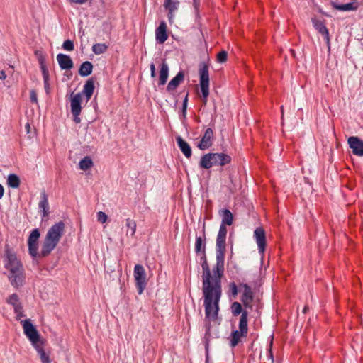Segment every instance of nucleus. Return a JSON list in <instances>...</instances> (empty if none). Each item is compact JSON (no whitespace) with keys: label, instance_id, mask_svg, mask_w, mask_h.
<instances>
[{"label":"nucleus","instance_id":"9d476101","mask_svg":"<svg viewBox=\"0 0 363 363\" xmlns=\"http://www.w3.org/2000/svg\"><path fill=\"white\" fill-rule=\"evenodd\" d=\"M213 129L208 128L201 137L200 142L198 143L197 147L201 150H206L210 148L213 145Z\"/></svg>","mask_w":363,"mask_h":363},{"label":"nucleus","instance_id":"6ab92c4d","mask_svg":"<svg viewBox=\"0 0 363 363\" xmlns=\"http://www.w3.org/2000/svg\"><path fill=\"white\" fill-rule=\"evenodd\" d=\"M184 71H179L177 75L170 80L167 86V91L168 92H172L174 91L178 86L184 81Z\"/></svg>","mask_w":363,"mask_h":363},{"label":"nucleus","instance_id":"bf43d9fd","mask_svg":"<svg viewBox=\"0 0 363 363\" xmlns=\"http://www.w3.org/2000/svg\"><path fill=\"white\" fill-rule=\"evenodd\" d=\"M188 96H189V94L187 93L183 100L182 106H188Z\"/></svg>","mask_w":363,"mask_h":363},{"label":"nucleus","instance_id":"69168bd1","mask_svg":"<svg viewBox=\"0 0 363 363\" xmlns=\"http://www.w3.org/2000/svg\"><path fill=\"white\" fill-rule=\"evenodd\" d=\"M281 113H283V106L281 107Z\"/></svg>","mask_w":363,"mask_h":363},{"label":"nucleus","instance_id":"2eb2a0df","mask_svg":"<svg viewBox=\"0 0 363 363\" xmlns=\"http://www.w3.org/2000/svg\"><path fill=\"white\" fill-rule=\"evenodd\" d=\"M39 212L42 217V220H46L50 214V206L48 196L45 191L40 193V200L38 203Z\"/></svg>","mask_w":363,"mask_h":363},{"label":"nucleus","instance_id":"2f4dec72","mask_svg":"<svg viewBox=\"0 0 363 363\" xmlns=\"http://www.w3.org/2000/svg\"><path fill=\"white\" fill-rule=\"evenodd\" d=\"M93 65L89 61H85L82 63L79 69V74L81 77H87L92 73Z\"/></svg>","mask_w":363,"mask_h":363},{"label":"nucleus","instance_id":"f704fd0d","mask_svg":"<svg viewBox=\"0 0 363 363\" xmlns=\"http://www.w3.org/2000/svg\"><path fill=\"white\" fill-rule=\"evenodd\" d=\"M21 184L19 177L16 174H10L8 176L7 184L9 186L13 189H17L19 187Z\"/></svg>","mask_w":363,"mask_h":363},{"label":"nucleus","instance_id":"423d86ee","mask_svg":"<svg viewBox=\"0 0 363 363\" xmlns=\"http://www.w3.org/2000/svg\"><path fill=\"white\" fill-rule=\"evenodd\" d=\"M4 267L8 270L23 267L21 262L17 258L16 253L9 248L8 245L5 246Z\"/></svg>","mask_w":363,"mask_h":363},{"label":"nucleus","instance_id":"09e8293b","mask_svg":"<svg viewBox=\"0 0 363 363\" xmlns=\"http://www.w3.org/2000/svg\"><path fill=\"white\" fill-rule=\"evenodd\" d=\"M9 276H17L23 272H25L23 267H21V269L17 268L16 269L9 270Z\"/></svg>","mask_w":363,"mask_h":363},{"label":"nucleus","instance_id":"a878e982","mask_svg":"<svg viewBox=\"0 0 363 363\" xmlns=\"http://www.w3.org/2000/svg\"><path fill=\"white\" fill-rule=\"evenodd\" d=\"M169 76V66L165 60H162L160 65V76H159V85H164L166 84Z\"/></svg>","mask_w":363,"mask_h":363},{"label":"nucleus","instance_id":"412c9836","mask_svg":"<svg viewBox=\"0 0 363 363\" xmlns=\"http://www.w3.org/2000/svg\"><path fill=\"white\" fill-rule=\"evenodd\" d=\"M213 165L225 166L231 162V157L225 153H213Z\"/></svg>","mask_w":363,"mask_h":363},{"label":"nucleus","instance_id":"aec40b11","mask_svg":"<svg viewBox=\"0 0 363 363\" xmlns=\"http://www.w3.org/2000/svg\"><path fill=\"white\" fill-rule=\"evenodd\" d=\"M177 145L186 157L189 158L192 155L191 147L180 135L176 137Z\"/></svg>","mask_w":363,"mask_h":363},{"label":"nucleus","instance_id":"5701e85b","mask_svg":"<svg viewBox=\"0 0 363 363\" xmlns=\"http://www.w3.org/2000/svg\"><path fill=\"white\" fill-rule=\"evenodd\" d=\"M200 264L203 269L202 280L205 279V281L207 283V281H208V279L210 277V267L206 252H203L201 254V257H200Z\"/></svg>","mask_w":363,"mask_h":363},{"label":"nucleus","instance_id":"3c124183","mask_svg":"<svg viewBox=\"0 0 363 363\" xmlns=\"http://www.w3.org/2000/svg\"><path fill=\"white\" fill-rule=\"evenodd\" d=\"M272 340H271V342L269 344V348L268 349L267 357L269 359L271 360V363H274V356H273V353L272 351Z\"/></svg>","mask_w":363,"mask_h":363},{"label":"nucleus","instance_id":"052dcab7","mask_svg":"<svg viewBox=\"0 0 363 363\" xmlns=\"http://www.w3.org/2000/svg\"><path fill=\"white\" fill-rule=\"evenodd\" d=\"M4 194V186L0 184V199L3 197Z\"/></svg>","mask_w":363,"mask_h":363},{"label":"nucleus","instance_id":"0eeeda50","mask_svg":"<svg viewBox=\"0 0 363 363\" xmlns=\"http://www.w3.org/2000/svg\"><path fill=\"white\" fill-rule=\"evenodd\" d=\"M134 278L135 286L138 294H142L147 286L146 273L141 264H136L134 267Z\"/></svg>","mask_w":363,"mask_h":363},{"label":"nucleus","instance_id":"a211bd4d","mask_svg":"<svg viewBox=\"0 0 363 363\" xmlns=\"http://www.w3.org/2000/svg\"><path fill=\"white\" fill-rule=\"evenodd\" d=\"M57 60L62 70H69L74 67V63L69 55L59 53L57 55Z\"/></svg>","mask_w":363,"mask_h":363},{"label":"nucleus","instance_id":"ddd939ff","mask_svg":"<svg viewBox=\"0 0 363 363\" xmlns=\"http://www.w3.org/2000/svg\"><path fill=\"white\" fill-rule=\"evenodd\" d=\"M254 238L257 244L258 250L260 254L264 252L266 248L265 231L262 227L257 228L254 231Z\"/></svg>","mask_w":363,"mask_h":363},{"label":"nucleus","instance_id":"c85d7f7f","mask_svg":"<svg viewBox=\"0 0 363 363\" xmlns=\"http://www.w3.org/2000/svg\"><path fill=\"white\" fill-rule=\"evenodd\" d=\"M203 235L201 236H196L195 241V252L196 254H202L203 252H206V235L205 230L203 231Z\"/></svg>","mask_w":363,"mask_h":363},{"label":"nucleus","instance_id":"39448f33","mask_svg":"<svg viewBox=\"0 0 363 363\" xmlns=\"http://www.w3.org/2000/svg\"><path fill=\"white\" fill-rule=\"evenodd\" d=\"M21 323L23 326L24 334L33 346L45 340V339L40 337L38 330L30 319L21 320Z\"/></svg>","mask_w":363,"mask_h":363},{"label":"nucleus","instance_id":"dca6fc26","mask_svg":"<svg viewBox=\"0 0 363 363\" xmlns=\"http://www.w3.org/2000/svg\"><path fill=\"white\" fill-rule=\"evenodd\" d=\"M347 143L354 155L363 156V140L357 136H351L348 138Z\"/></svg>","mask_w":363,"mask_h":363},{"label":"nucleus","instance_id":"79ce46f5","mask_svg":"<svg viewBox=\"0 0 363 363\" xmlns=\"http://www.w3.org/2000/svg\"><path fill=\"white\" fill-rule=\"evenodd\" d=\"M6 303L12 306L13 309L15 307L22 305L19 301V297L17 294L10 295L6 299Z\"/></svg>","mask_w":363,"mask_h":363},{"label":"nucleus","instance_id":"20e7f679","mask_svg":"<svg viewBox=\"0 0 363 363\" xmlns=\"http://www.w3.org/2000/svg\"><path fill=\"white\" fill-rule=\"evenodd\" d=\"M248 319H246V313H243L240 316L238 330H235L231 332L229 337L230 346L232 348L235 347L240 342L242 337H246L248 333Z\"/></svg>","mask_w":363,"mask_h":363},{"label":"nucleus","instance_id":"f03ea898","mask_svg":"<svg viewBox=\"0 0 363 363\" xmlns=\"http://www.w3.org/2000/svg\"><path fill=\"white\" fill-rule=\"evenodd\" d=\"M65 223L62 220L55 223L48 230L42 245L40 255L48 256L59 243L65 231Z\"/></svg>","mask_w":363,"mask_h":363},{"label":"nucleus","instance_id":"f257e3e1","mask_svg":"<svg viewBox=\"0 0 363 363\" xmlns=\"http://www.w3.org/2000/svg\"><path fill=\"white\" fill-rule=\"evenodd\" d=\"M225 251L216 250V265L210 270V277L207 283L202 280L203 306L206 318L216 319L220 310L219 303L222 296L221 278L224 274Z\"/></svg>","mask_w":363,"mask_h":363},{"label":"nucleus","instance_id":"bb28decb","mask_svg":"<svg viewBox=\"0 0 363 363\" xmlns=\"http://www.w3.org/2000/svg\"><path fill=\"white\" fill-rule=\"evenodd\" d=\"M94 83H95V78L91 77L89 78L84 85L82 93L84 94L86 99V101H88L94 91Z\"/></svg>","mask_w":363,"mask_h":363},{"label":"nucleus","instance_id":"a19ab883","mask_svg":"<svg viewBox=\"0 0 363 363\" xmlns=\"http://www.w3.org/2000/svg\"><path fill=\"white\" fill-rule=\"evenodd\" d=\"M42 75H43V78L45 91L46 94L49 95L50 94V84H49V80H50L49 71L43 70V72H42Z\"/></svg>","mask_w":363,"mask_h":363},{"label":"nucleus","instance_id":"c756f323","mask_svg":"<svg viewBox=\"0 0 363 363\" xmlns=\"http://www.w3.org/2000/svg\"><path fill=\"white\" fill-rule=\"evenodd\" d=\"M213 153L209 152L203 155L200 160L199 167L203 169H210L213 166Z\"/></svg>","mask_w":363,"mask_h":363},{"label":"nucleus","instance_id":"4be33fe9","mask_svg":"<svg viewBox=\"0 0 363 363\" xmlns=\"http://www.w3.org/2000/svg\"><path fill=\"white\" fill-rule=\"evenodd\" d=\"M45 343V340L33 345V347L35 349L38 355L40 356L41 363H50V357L44 350Z\"/></svg>","mask_w":363,"mask_h":363},{"label":"nucleus","instance_id":"cd10ccee","mask_svg":"<svg viewBox=\"0 0 363 363\" xmlns=\"http://www.w3.org/2000/svg\"><path fill=\"white\" fill-rule=\"evenodd\" d=\"M8 278L11 286L15 289H19L25 284V272H23L17 276H8Z\"/></svg>","mask_w":363,"mask_h":363},{"label":"nucleus","instance_id":"9b49d317","mask_svg":"<svg viewBox=\"0 0 363 363\" xmlns=\"http://www.w3.org/2000/svg\"><path fill=\"white\" fill-rule=\"evenodd\" d=\"M311 22L315 29L324 37V39L328 46V49H330V34L328 29L325 26V21L318 20L316 18H312Z\"/></svg>","mask_w":363,"mask_h":363},{"label":"nucleus","instance_id":"1a4fd4ad","mask_svg":"<svg viewBox=\"0 0 363 363\" xmlns=\"http://www.w3.org/2000/svg\"><path fill=\"white\" fill-rule=\"evenodd\" d=\"M239 286L243 289V292L240 298V301L245 308H252V303L254 300V292L252 288L245 283H240Z\"/></svg>","mask_w":363,"mask_h":363},{"label":"nucleus","instance_id":"6e6552de","mask_svg":"<svg viewBox=\"0 0 363 363\" xmlns=\"http://www.w3.org/2000/svg\"><path fill=\"white\" fill-rule=\"evenodd\" d=\"M40 233L38 228L33 229L28 239V252L29 255L35 258L37 257H41L40 252H38V240L40 238Z\"/></svg>","mask_w":363,"mask_h":363},{"label":"nucleus","instance_id":"7c9ffc66","mask_svg":"<svg viewBox=\"0 0 363 363\" xmlns=\"http://www.w3.org/2000/svg\"><path fill=\"white\" fill-rule=\"evenodd\" d=\"M218 214L222 218L221 223L231 225L233 223V215L229 209L223 208L218 211Z\"/></svg>","mask_w":363,"mask_h":363},{"label":"nucleus","instance_id":"b1692460","mask_svg":"<svg viewBox=\"0 0 363 363\" xmlns=\"http://www.w3.org/2000/svg\"><path fill=\"white\" fill-rule=\"evenodd\" d=\"M71 112H81L82 111V93L76 94H72L71 95Z\"/></svg>","mask_w":363,"mask_h":363},{"label":"nucleus","instance_id":"13d9d810","mask_svg":"<svg viewBox=\"0 0 363 363\" xmlns=\"http://www.w3.org/2000/svg\"><path fill=\"white\" fill-rule=\"evenodd\" d=\"M6 77V74L4 70L0 71V79L4 80Z\"/></svg>","mask_w":363,"mask_h":363},{"label":"nucleus","instance_id":"72a5a7b5","mask_svg":"<svg viewBox=\"0 0 363 363\" xmlns=\"http://www.w3.org/2000/svg\"><path fill=\"white\" fill-rule=\"evenodd\" d=\"M231 313L233 316H238L241 314L242 315L243 313H246V319L248 318V312L246 310L242 309V304L238 301H235L232 303L231 306Z\"/></svg>","mask_w":363,"mask_h":363},{"label":"nucleus","instance_id":"c9c22d12","mask_svg":"<svg viewBox=\"0 0 363 363\" xmlns=\"http://www.w3.org/2000/svg\"><path fill=\"white\" fill-rule=\"evenodd\" d=\"M35 55L36 56V57L38 59L41 72H43V70H45V71L48 70V69L45 65V55L43 54V52L40 50H35Z\"/></svg>","mask_w":363,"mask_h":363},{"label":"nucleus","instance_id":"393cba45","mask_svg":"<svg viewBox=\"0 0 363 363\" xmlns=\"http://www.w3.org/2000/svg\"><path fill=\"white\" fill-rule=\"evenodd\" d=\"M330 5L333 9L342 11H357L358 9V5L354 2L339 4L335 1H331Z\"/></svg>","mask_w":363,"mask_h":363},{"label":"nucleus","instance_id":"0e129e2a","mask_svg":"<svg viewBox=\"0 0 363 363\" xmlns=\"http://www.w3.org/2000/svg\"><path fill=\"white\" fill-rule=\"evenodd\" d=\"M324 15H325L326 16H329L328 14H326L325 13H323Z\"/></svg>","mask_w":363,"mask_h":363},{"label":"nucleus","instance_id":"ea45409f","mask_svg":"<svg viewBox=\"0 0 363 363\" xmlns=\"http://www.w3.org/2000/svg\"><path fill=\"white\" fill-rule=\"evenodd\" d=\"M107 49L108 46L105 43H96L92 46V51L96 55L104 54Z\"/></svg>","mask_w":363,"mask_h":363},{"label":"nucleus","instance_id":"7ed1b4c3","mask_svg":"<svg viewBox=\"0 0 363 363\" xmlns=\"http://www.w3.org/2000/svg\"><path fill=\"white\" fill-rule=\"evenodd\" d=\"M209 66L204 62H200L199 64V83L201 87V92L202 94V102L203 105L207 104L208 96L209 95Z\"/></svg>","mask_w":363,"mask_h":363},{"label":"nucleus","instance_id":"49530a36","mask_svg":"<svg viewBox=\"0 0 363 363\" xmlns=\"http://www.w3.org/2000/svg\"><path fill=\"white\" fill-rule=\"evenodd\" d=\"M230 294L233 298H235L238 294V286L235 282H230L229 284Z\"/></svg>","mask_w":363,"mask_h":363},{"label":"nucleus","instance_id":"e433bc0d","mask_svg":"<svg viewBox=\"0 0 363 363\" xmlns=\"http://www.w3.org/2000/svg\"><path fill=\"white\" fill-rule=\"evenodd\" d=\"M35 55L36 56V57L38 59L41 72H43V70H45V71L48 70V69L45 65V55L43 54V52L40 50H35Z\"/></svg>","mask_w":363,"mask_h":363},{"label":"nucleus","instance_id":"4c0bfd02","mask_svg":"<svg viewBox=\"0 0 363 363\" xmlns=\"http://www.w3.org/2000/svg\"><path fill=\"white\" fill-rule=\"evenodd\" d=\"M125 226L128 228L127 235L130 233V236L133 237L136 231V222L130 218L125 220Z\"/></svg>","mask_w":363,"mask_h":363},{"label":"nucleus","instance_id":"c03bdc74","mask_svg":"<svg viewBox=\"0 0 363 363\" xmlns=\"http://www.w3.org/2000/svg\"><path fill=\"white\" fill-rule=\"evenodd\" d=\"M62 48L67 51H72L74 49V45L72 40H66L62 44Z\"/></svg>","mask_w":363,"mask_h":363},{"label":"nucleus","instance_id":"864d4df0","mask_svg":"<svg viewBox=\"0 0 363 363\" xmlns=\"http://www.w3.org/2000/svg\"><path fill=\"white\" fill-rule=\"evenodd\" d=\"M150 75H151V77H155L156 76V69H155V64L153 62H152L150 65Z\"/></svg>","mask_w":363,"mask_h":363},{"label":"nucleus","instance_id":"f8f14e48","mask_svg":"<svg viewBox=\"0 0 363 363\" xmlns=\"http://www.w3.org/2000/svg\"><path fill=\"white\" fill-rule=\"evenodd\" d=\"M226 224L221 223L219 228L218 233L216 238V250L226 251V235L227 228Z\"/></svg>","mask_w":363,"mask_h":363},{"label":"nucleus","instance_id":"473e14b6","mask_svg":"<svg viewBox=\"0 0 363 363\" xmlns=\"http://www.w3.org/2000/svg\"><path fill=\"white\" fill-rule=\"evenodd\" d=\"M179 1L177 0H165L164 3V6L166 10L168 11V16L170 18V15H172V13L177 11L179 8Z\"/></svg>","mask_w":363,"mask_h":363},{"label":"nucleus","instance_id":"58836bf2","mask_svg":"<svg viewBox=\"0 0 363 363\" xmlns=\"http://www.w3.org/2000/svg\"><path fill=\"white\" fill-rule=\"evenodd\" d=\"M92 165H93V161L88 156L84 157L83 159H82L79 163V168L82 170H84V171L91 168L92 167Z\"/></svg>","mask_w":363,"mask_h":363},{"label":"nucleus","instance_id":"6e6d98bb","mask_svg":"<svg viewBox=\"0 0 363 363\" xmlns=\"http://www.w3.org/2000/svg\"><path fill=\"white\" fill-rule=\"evenodd\" d=\"M72 3L82 4H84L87 0H69Z\"/></svg>","mask_w":363,"mask_h":363},{"label":"nucleus","instance_id":"5fc2aeb1","mask_svg":"<svg viewBox=\"0 0 363 363\" xmlns=\"http://www.w3.org/2000/svg\"><path fill=\"white\" fill-rule=\"evenodd\" d=\"M186 109L187 106H182V116H180L181 119H186Z\"/></svg>","mask_w":363,"mask_h":363},{"label":"nucleus","instance_id":"f3484780","mask_svg":"<svg viewBox=\"0 0 363 363\" xmlns=\"http://www.w3.org/2000/svg\"><path fill=\"white\" fill-rule=\"evenodd\" d=\"M167 24L164 21H161L159 26L155 30L156 41L159 44H163L168 38L167 33Z\"/></svg>","mask_w":363,"mask_h":363},{"label":"nucleus","instance_id":"37998d69","mask_svg":"<svg viewBox=\"0 0 363 363\" xmlns=\"http://www.w3.org/2000/svg\"><path fill=\"white\" fill-rule=\"evenodd\" d=\"M13 311L16 314V319L18 321H21V318L26 316L25 314L23 313V309L22 305L15 307Z\"/></svg>","mask_w":363,"mask_h":363},{"label":"nucleus","instance_id":"4d7b16f0","mask_svg":"<svg viewBox=\"0 0 363 363\" xmlns=\"http://www.w3.org/2000/svg\"><path fill=\"white\" fill-rule=\"evenodd\" d=\"M193 5L194 9L197 11L199 6V0H193Z\"/></svg>","mask_w":363,"mask_h":363},{"label":"nucleus","instance_id":"e2e57ef3","mask_svg":"<svg viewBox=\"0 0 363 363\" xmlns=\"http://www.w3.org/2000/svg\"><path fill=\"white\" fill-rule=\"evenodd\" d=\"M308 311V307L306 306L303 308V313H306Z\"/></svg>","mask_w":363,"mask_h":363},{"label":"nucleus","instance_id":"4468645a","mask_svg":"<svg viewBox=\"0 0 363 363\" xmlns=\"http://www.w3.org/2000/svg\"><path fill=\"white\" fill-rule=\"evenodd\" d=\"M217 319H218V318L216 319H211V318L208 319V318H206V316H205V325H204L205 334H204V337H203V342H204L205 352H206V362H208V361L210 340L211 337V325L210 321L211 320L214 321Z\"/></svg>","mask_w":363,"mask_h":363},{"label":"nucleus","instance_id":"de8ad7c7","mask_svg":"<svg viewBox=\"0 0 363 363\" xmlns=\"http://www.w3.org/2000/svg\"><path fill=\"white\" fill-rule=\"evenodd\" d=\"M97 220L101 223H104L107 220V216L104 212L99 211L97 213Z\"/></svg>","mask_w":363,"mask_h":363},{"label":"nucleus","instance_id":"a18cd8bd","mask_svg":"<svg viewBox=\"0 0 363 363\" xmlns=\"http://www.w3.org/2000/svg\"><path fill=\"white\" fill-rule=\"evenodd\" d=\"M228 58V53L225 50H221L217 55V61L220 63L226 62Z\"/></svg>","mask_w":363,"mask_h":363},{"label":"nucleus","instance_id":"680f3d73","mask_svg":"<svg viewBox=\"0 0 363 363\" xmlns=\"http://www.w3.org/2000/svg\"><path fill=\"white\" fill-rule=\"evenodd\" d=\"M25 127H26V128L27 129V133H29V131H30V124H29L28 123H27L26 124V126H25Z\"/></svg>","mask_w":363,"mask_h":363},{"label":"nucleus","instance_id":"603ef678","mask_svg":"<svg viewBox=\"0 0 363 363\" xmlns=\"http://www.w3.org/2000/svg\"><path fill=\"white\" fill-rule=\"evenodd\" d=\"M73 116V120L76 123H79L81 122V119L79 118V115L81 112H71Z\"/></svg>","mask_w":363,"mask_h":363},{"label":"nucleus","instance_id":"8fccbe9b","mask_svg":"<svg viewBox=\"0 0 363 363\" xmlns=\"http://www.w3.org/2000/svg\"><path fill=\"white\" fill-rule=\"evenodd\" d=\"M30 101L32 103H38V97H37V93L35 90H31L30 92Z\"/></svg>","mask_w":363,"mask_h":363}]
</instances>
